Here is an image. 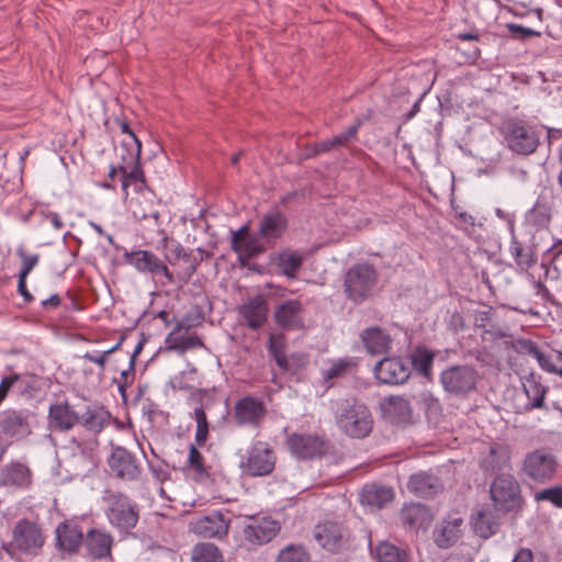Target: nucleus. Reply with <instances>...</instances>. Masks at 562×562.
<instances>
[{"label": "nucleus", "mask_w": 562, "mask_h": 562, "mask_svg": "<svg viewBox=\"0 0 562 562\" xmlns=\"http://www.w3.org/2000/svg\"><path fill=\"white\" fill-rule=\"evenodd\" d=\"M192 562H224L220 549L209 542L196 543L191 552Z\"/></svg>", "instance_id": "47"}, {"label": "nucleus", "mask_w": 562, "mask_h": 562, "mask_svg": "<svg viewBox=\"0 0 562 562\" xmlns=\"http://www.w3.org/2000/svg\"><path fill=\"white\" fill-rule=\"evenodd\" d=\"M81 358L89 362L95 363L99 367V375L103 376L105 367H106V363L109 360V352L102 351V352L92 353V352L88 351V352L83 353L81 356Z\"/></svg>", "instance_id": "59"}, {"label": "nucleus", "mask_w": 562, "mask_h": 562, "mask_svg": "<svg viewBox=\"0 0 562 562\" xmlns=\"http://www.w3.org/2000/svg\"><path fill=\"white\" fill-rule=\"evenodd\" d=\"M471 525L479 537L488 539L498 532L501 518L495 510L491 508H481L472 515Z\"/></svg>", "instance_id": "31"}, {"label": "nucleus", "mask_w": 562, "mask_h": 562, "mask_svg": "<svg viewBox=\"0 0 562 562\" xmlns=\"http://www.w3.org/2000/svg\"><path fill=\"white\" fill-rule=\"evenodd\" d=\"M139 159L134 160L132 154L122 155L123 164L119 165V170L122 175V190L125 199L128 195V187L134 186L137 192H142L147 187Z\"/></svg>", "instance_id": "26"}, {"label": "nucleus", "mask_w": 562, "mask_h": 562, "mask_svg": "<svg viewBox=\"0 0 562 562\" xmlns=\"http://www.w3.org/2000/svg\"><path fill=\"white\" fill-rule=\"evenodd\" d=\"M336 423L340 430L351 438L367 437L373 426L370 409L357 400H344L335 409Z\"/></svg>", "instance_id": "2"}, {"label": "nucleus", "mask_w": 562, "mask_h": 562, "mask_svg": "<svg viewBox=\"0 0 562 562\" xmlns=\"http://www.w3.org/2000/svg\"><path fill=\"white\" fill-rule=\"evenodd\" d=\"M48 427L52 431H68L79 424L80 415L68 401L56 402L48 408Z\"/></svg>", "instance_id": "23"}, {"label": "nucleus", "mask_w": 562, "mask_h": 562, "mask_svg": "<svg viewBox=\"0 0 562 562\" xmlns=\"http://www.w3.org/2000/svg\"><path fill=\"white\" fill-rule=\"evenodd\" d=\"M266 416L267 407L262 398L247 395L235 403L233 419L238 426L259 427Z\"/></svg>", "instance_id": "14"}, {"label": "nucleus", "mask_w": 562, "mask_h": 562, "mask_svg": "<svg viewBox=\"0 0 562 562\" xmlns=\"http://www.w3.org/2000/svg\"><path fill=\"white\" fill-rule=\"evenodd\" d=\"M394 498V493L391 487L370 485L366 486L361 493V502L369 506L382 508L391 503Z\"/></svg>", "instance_id": "42"}, {"label": "nucleus", "mask_w": 562, "mask_h": 562, "mask_svg": "<svg viewBox=\"0 0 562 562\" xmlns=\"http://www.w3.org/2000/svg\"><path fill=\"white\" fill-rule=\"evenodd\" d=\"M72 442L78 449V453L74 454L78 472L82 475L93 472L100 464L98 438H92L87 441H80L74 438Z\"/></svg>", "instance_id": "25"}, {"label": "nucleus", "mask_w": 562, "mask_h": 562, "mask_svg": "<svg viewBox=\"0 0 562 562\" xmlns=\"http://www.w3.org/2000/svg\"><path fill=\"white\" fill-rule=\"evenodd\" d=\"M32 484V471L21 461H11L0 470V486L27 488Z\"/></svg>", "instance_id": "28"}, {"label": "nucleus", "mask_w": 562, "mask_h": 562, "mask_svg": "<svg viewBox=\"0 0 562 562\" xmlns=\"http://www.w3.org/2000/svg\"><path fill=\"white\" fill-rule=\"evenodd\" d=\"M510 457L509 446L502 443L493 445L482 458L481 468L485 473H495L509 467Z\"/></svg>", "instance_id": "36"}, {"label": "nucleus", "mask_w": 562, "mask_h": 562, "mask_svg": "<svg viewBox=\"0 0 562 562\" xmlns=\"http://www.w3.org/2000/svg\"><path fill=\"white\" fill-rule=\"evenodd\" d=\"M514 348L517 353L532 357L536 360H538L542 352L538 344L530 339H517L514 344Z\"/></svg>", "instance_id": "55"}, {"label": "nucleus", "mask_w": 562, "mask_h": 562, "mask_svg": "<svg viewBox=\"0 0 562 562\" xmlns=\"http://www.w3.org/2000/svg\"><path fill=\"white\" fill-rule=\"evenodd\" d=\"M463 519L461 517H446L432 531V539L440 549L453 547L462 537Z\"/></svg>", "instance_id": "24"}, {"label": "nucleus", "mask_w": 562, "mask_h": 562, "mask_svg": "<svg viewBox=\"0 0 562 562\" xmlns=\"http://www.w3.org/2000/svg\"><path fill=\"white\" fill-rule=\"evenodd\" d=\"M286 360L289 368L281 369L284 372L299 370L303 368L307 362V359L303 353H292L290 356H286Z\"/></svg>", "instance_id": "62"}, {"label": "nucleus", "mask_w": 562, "mask_h": 562, "mask_svg": "<svg viewBox=\"0 0 562 562\" xmlns=\"http://www.w3.org/2000/svg\"><path fill=\"white\" fill-rule=\"evenodd\" d=\"M559 462L557 457L546 448L528 452L521 464V475L536 484H544L554 479Z\"/></svg>", "instance_id": "7"}, {"label": "nucleus", "mask_w": 562, "mask_h": 562, "mask_svg": "<svg viewBox=\"0 0 562 562\" xmlns=\"http://www.w3.org/2000/svg\"><path fill=\"white\" fill-rule=\"evenodd\" d=\"M506 29L509 31L510 36L514 40L525 41L530 37H539L541 35L540 32L535 31L529 27H525L522 25L516 23H507Z\"/></svg>", "instance_id": "56"}, {"label": "nucleus", "mask_w": 562, "mask_h": 562, "mask_svg": "<svg viewBox=\"0 0 562 562\" xmlns=\"http://www.w3.org/2000/svg\"><path fill=\"white\" fill-rule=\"evenodd\" d=\"M440 381L447 392L454 395H467L475 390L479 374L471 366H452L441 372Z\"/></svg>", "instance_id": "11"}, {"label": "nucleus", "mask_w": 562, "mask_h": 562, "mask_svg": "<svg viewBox=\"0 0 562 562\" xmlns=\"http://www.w3.org/2000/svg\"><path fill=\"white\" fill-rule=\"evenodd\" d=\"M18 256L22 259V267L19 277L27 278L33 268L37 265L38 255H27L22 248L18 249Z\"/></svg>", "instance_id": "58"}, {"label": "nucleus", "mask_w": 562, "mask_h": 562, "mask_svg": "<svg viewBox=\"0 0 562 562\" xmlns=\"http://www.w3.org/2000/svg\"><path fill=\"white\" fill-rule=\"evenodd\" d=\"M124 260L138 272L148 273L153 278H158L162 286L171 285L177 282L175 274L169 270L168 266L151 251L142 249L125 251Z\"/></svg>", "instance_id": "9"}, {"label": "nucleus", "mask_w": 562, "mask_h": 562, "mask_svg": "<svg viewBox=\"0 0 562 562\" xmlns=\"http://www.w3.org/2000/svg\"><path fill=\"white\" fill-rule=\"evenodd\" d=\"M288 227V220L280 211L265 214L260 220L258 234L261 238L270 241L279 239Z\"/></svg>", "instance_id": "35"}, {"label": "nucleus", "mask_w": 562, "mask_h": 562, "mask_svg": "<svg viewBox=\"0 0 562 562\" xmlns=\"http://www.w3.org/2000/svg\"><path fill=\"white\" fill-rule=\"evenodd\" d=\"M85 537L79 524L74 520H65L56 528V548L68 555H75L83 546Z\"/></svg>", "instance_id": "19"}, {"label": "nucleus", "mask_w": 562, "mask_h": 562, "mask_svg": "<svg viewBox=\"0 0 562 562\" xmlns=\"http://www.w3.org/2000/svg\"><path fill=\"white\" fill-rule=\"evenodd\" d=\"M108 465L111 474L122 481H136L142 474V465L137 458L123 447L113 448Z\"/></svg>", "instance_id": "13"}, {"label": "nucleus", "mask_w": 562, "mask_h": 562, "mask_svg": "<svg viewBox=\"0 0 562 562\" xmlns=\"http://www.w3.org/2000/svg\"><path fill=\"white\" fill-rule=\"evenodd\" d=\"M360 338L367 352L372 356L383 355L391 350V335L385 329L378 326L362 330Z\"/></svg>", "instance_id": "29"}, {"label": "nucleus", "mask_w": 562, "mask_h": 562, "mask_svg": "<svg viewBox=\"0 0 562 562\" xmlns=\"http://www.w3.org/2000/svg\"><path fill=\"white\" fill-rule=\"evenodd\" d=\"M14 390L23 398H33L41 390L40 376L27 372H14Z\"/></svg>", "instance_id": "43"}, {"label": "nucleus", "mask_w": 562, "mask_h": 562, "mask_svg": "<svg viewBox=\"0 0 562 562\" xmlns=\"http://www.w3.org/2000/svg\"><path fill=\"white\" fill-rule=\"evenodd\" d=\"M31 413L23 409H5L0 413V430L9 438L23 439L31 432Z\"/></svg>", "instance_id": "17"}, {"label": "nucleus", "mask_w": 562, "mask_h": 562, "mask_svg": "<svg viewBox=\"0 0 562 562\" xmlns=\"http://www.w3.org/2000/svg\"><path fill=\"white\" fill-rule=\"evenodd\" d=\"M435 353L425 347H417L411 353V363L416 372L430 378Z\"/></svg>", "instance_id": "44"}, {"label": "nucleus", "mask_w": 562, "mask_h": 562, "mask_svg": "<svg viewBox=\"0 0 562 562\" xmlns=\"http://www.w3.org/2000/svg\"><path fill=\"white\" fill-rule=\"evenodd\" d=\"M109 524L121 533H130L139 520V506L128 495L106 488L102 495Z\"/></svg>", "instance_id": "1"}, {"label": "nucleus", "mask_w": 562, "mask_h": 562, "mask_svg": "<svg viewBox=\"0 0 562 562\" xmlns=\"http://www.w3.org/2000/svg\"><path fill=\"white\" fill-rule=\"evenodd\" d=\"M304 262V256L291 249L279 252L277 257V267L289 279H294L301 270Z\"/></svg>", "instance_id": "41"}, {"label": "nucleus", "mask_w": 562, "mask_h": 562, "mask_svg": "<svg viewBox=\"0 0 562 562\" xmlns=\"http://www.w3.org/2000/svg\"><path fill=\"white\" fill-rule=\"evenodd\" d=\"M111 423V414L102 406H89L86 412L80 415L79 424L89 432L93 438L106 428Z\"/></svg>", "instance_id": "37"}, {"label": "nucleus", "mask_w": 562, "mask_h": 562, "mask_svg": "<svg viewBox=\"0 0 562 562\" xmlns=\"http://www.w3.org/2000/svg\"><path fill=\"white\" fill-rule=\"evenodd\" d=\"M277 456L266 441H255L239 461L243 473L249 476H266L273 472Z\"/></svg>", "instance_id": "8"}, {"label": "nucleus", "mask_w": 562, "mask_h": 562, "mask_svg": "<svg viewBox=\"0 0 562 562\" xmlns=\"http://www.w3.org/2000/svg\"><path fill=\"white\" fill-rule=\"evenodd\" d=\"M188 328L182 333V326L178 325L166 338L167 348L179 353L189 349L204 347L202 339L196 335H187Z\"/></svg>", "instance_id": "39"}, {"label": "nucleus", "mask_w": 562, "mask_h": 562, "mask_svg": "<svg viewBox=\"0 0 562 562\" xmlns=\"http://www.w3.org/2000/svg\"><path fill=\"white\" fill-rule=\"evenodd\" d=\"M407 488L418 497H431L442 491V484L438 476L419 472L411 475Z\"/></svg>", "instance_id": "32"}, {"label": "nucleus", "mask_w": 562, "mask_h": 562, "mask_svg": "<svg viewBox=\"0 0 562 562\" xmlns=\"http://www.w3.org/2000/svg\"><path fill=\"white\" fill-rule=\"evenodd\" d=\"M512 562H533L532 551L528 548H520Z\"/></svg>", "instance_id": "64"}, {"label": "nucleus", "mask_w": 562, "mask_h": 562, "mask_svg": "<svg viewBox=\"0 0 562 562\" xmlns=\"http://www.w3.org/2000/svg\"><path fill=\"white\" fill-rule=\"evenodd\" d=\"M373 552L378 562H408L406 552L387 541L380 542Z\"/></svg>", "instance_id": "48"}, {"label": "nucleus", "mask_w": 562, "mask_h": 562, "mask_svg": "<svg viewBox=\"0 0 562 562\" xmlns=\"http://www.w3.org/2000/svg\"><path fill=\"white\" fill-rule=\"evenodd\" d=\"M537 362L543 371L560 375L562 368V350L551 349L549 352L542 350Z\"/></svg>", "instance_id": "49"}, {"label": "nucleus", "mask_w": 562, "mask_h": 562, "mask_svg": "<svg viewBox=\"0 0 562 562\" xmlns=\"http://www.w3.org/2000/svg\"><path fill=\"white\" fill-rule=\"evenodd\" d=\"M286 338L284 334H271L268 341V353L280 369H288Z\"/></svg>", "instance_id": "45"}, {"label": "nucleus", "mask_w": 562, "mask_h": 562, "mask_svg": "<svg viewBox=\"0 0 562 562\" xmlns=\"http://www.w3.org/2000/svg\"><path fill=\"white\" fill-rule=\"evenodd\" d=\"M280 531V524L270 517L250 518L243 529L244 539L252 546L270 542Z\"/></svg>", "instance_id": "18"}, {"label": "nucleus", "mask_w": 562, "mask_h": 562, "mask_svg": "<svg viewBox=\"0 0 562 562\" xmlns=\"http://www.w3.org/2000/svg\"><path fill=\"white\" fill-rule=\"evenodd\" d=\"M231 518L221 512H215L198 519L194 531L203 538L223 539L227 536Z\"/></svg>", "instance_id": "27"}, {"label": "nucleus", "mask_w": 562, "mask_h": 562, "mask_svg": "<svg viewBox=\"0 0 562 562\" xmlns=\"http://www.w3.org/2000/svg\"><path fill=\"white\" fill-rule=\"evenodd\" d=\"M193 418L196 422V430L194 440L196 446L202 447L209 438V422L205 411L202 406L196 407L193 412Z\"/></svg>", "instance_id": "51"}, {"label": "nucleus", "mask_w": 562, "mask_h": 562, "mask_svg": "<svg viewBox=\"0 0 562 562\" xmlns=\"http://www.w3.org/2000/svg\"><path fill=\"white\" fill-rule=\"evenodd\" d=\"M311 558L308 552L302 544H289L283 548L276 562H310Z\"/></svg>", "instance_id": "50"}, {"label": "nucleus", "mask_w": 562, "mask_h": 562, "mask_svg": "<svg viewBox=\"0 0 562 562\" xmlns=\"http://www.w3.org/2000/svg\"><path fill=\"white\" fill-rule=\"evenodd\" d=\"M401 520L411 530L427 529L431 522V513L422 504H411L402 509Z\"/></svg>", "instance_id": "38"}, {"label": "nucleus", "mask_w": 562, "mask_h": 562, "mask_svg": "<svg viewBox=\"0 0 562 562\" xmlns=\"http://www.w3.org/2000/svg\"><path fill=\"white\" fill-rule=\"evenodd\" d=\"M502 134L507 147L522 156L535 153L540 144L539 133L527 122L509 119L502 125Z\"/></svg>", "instance_id": "6"}, {"label": "nucleus", "mask_w": 562, "mask_h": 562, "mask_svg": "<svg viewBox=\"0 0 562 562\" xmlns=\"http://www.w3.org/2000/svg\"><path fill=\"white\" fill-rule=\"evenodd\" d=\"M494 508L503 514L519 515L525 506V498L519 482L513 474L502 473L494 477L490 486Z\"/></svg>", "instance_id": "3"}, {"label": "nucleus", "mask_w": 562, "mask_h": 562, "mask_svg": "<svg viewBox=\"0 0 562 562\" xmlns=\"http://www.w3.org/2000/svg\"><path fill=\"white\" fill-rule=\"evenodd\" d=\"M355 366L351 360L339 359L323 372L325 381L345 376Z\"/></svg>", "instance_id": "53"}, {"label": "nucleus", "mask_w": 562, "mask_h": 562, "mask_svg": "<svg viewBox=\"0 0 562 562\" xmlns=\"http://www.w3.org/2000/svg\"><path fill=\"white\" fill-rule=\"evenodd\" d=\"M131 209H132V212H133L135 218L138 221L147 220L150 217H153L157 221L159 217V214L157 211L145 210L144 207H142L140 203L137 200L131 202Z\"/></svg>", "instance_id": "61"}, {"label": "nucleus", "mask_w": 562, "mask_h": 562, "mask_svg": "<svg viewBox=\"0 0 562 562\" xmlns=\"http://www.w3.org/2000/svg\"><path fill=\"white\" fill-rule=\"evenodd\" d=\"M14 389V372L4 375L0 381V405L7 398L11 390Z\"/></svg>", "instance_id": "63"}, {"label": "nucleus", "mask_w": 562, "mask_h": 562, "mask_svg": "<svg viewBox=\"0 0 562 562\" xmlns=\"http://www.w3.org/2000/svg\"><path fill=\"white\" fill-rule=\"evenodd\" d=\"M553 207L554 190L552 188H543L535 205L526 213V223L537 228H547L552 218Z\"/></svg>", "instance_id": "20"}, {"label": "nucleus", "mask_w": 562, "mask_h": 562, "mask_svg": "<svg viewBox=\"0 0 562 562\" xmlns=\"http://www.w3.org/2000/svg\"><path fill=\"white\" fill-rule=\"evenodd\" d=\"M135 378V364L133 363V359L130 361L128 369L123 370L120 374L119 379H115V383L117 384L119 392L125 398L126 389L133 383Z\"/></svg>", "instance_id": "57"}, {"label": "nucleus", "mask_w": 562, "mask_h": 562, "mask_svg": "<svg viewBox=\"0 0 562 562\" xmlns=\"http://www.w3.org/2000/svg\"><path fill=\"white\" fill-rule=\"evenodd\" d=\"M360 123L351 125L346 132L316 144V153H328L337 147L346 146L348 142L357 136Z\"/></svg>", "instance_id": "46"}, {"label": "nucleus", "mask_w": 562, "mask_h": 562, "mask_svg": "<svg viewBox=\"0 0 562 562\" xmlns=\"http://www.w3.org/2000/svg\"><path fill=\"white\" fill-rule=\"evenodd\" d=\"M236 252L243 254L248 258L254 257L255 255L261 251L260 248L257 247L256 240L251 237L241 240L240 245H238L237 249H233Z\"/></svg>", "instance_id": "60"}, {"label": "nucleus", "mask_w": 562, "mask_h": 562, "mask_svg": "<svg viewBox=\"0 0 562 562\" xmlns=\"http://www.w3.org/2000/svg\"><path fill=\"white\" fill-rule=\"evenodd\" d=\"M183 472L196 483H204L211 477V467L195 445H190Z\"/></svg>", "instance_id": "33"}, {"label": "nucleus", "mask_w": 562, "mask_h": 562, "mask_svg": "<svg viewBox=\"0 0 562 562\" xmlns=\"http://www.w3.org/2000/svg\"><path fill=\"white\" fill-rule=\"evenodd\" d=\"M305 308L299 299L281 302L273 312L274 323L283 330H301L305 327Z\"/></svg>", "instance_id": "16"}, {"label": "nucleus", "mask_w": 562, "mask_h": 562, "mask_svg": "<svg viewBox=\"0 0 562 562\" xmlns=\"http://www.w3.org/2000/svg\"><path fill=\"white\" fill-rule=\"evenodd\" d=\"M536 502H549L555 507H562V486H552L535 494Z\"/></svg>", "instance_id": "54"}, {"label": "nucleus", "mask_w": 562, "mask_h": 562, "mask_svg": "<svg viewBox=\"0 0 562 562\" xmlns=\"http://www.w3.org/2000/svg\"><path fill=\"white\" fill-rule=\"evenodd\" d=\"M379 281V272L374 265L358 262L351 266L344 278V292L346 297L360 304L374 292Z\"/></svg>", "instance_id": "4"}, {"label": "nucleus", "mask_w": 562, "mask_h": 562, "mask_svg": "<svg viewBox=\"0 0 562 562\" xmlns=\"http://www.w3.org/2000/svg\"><path fill=\"white\" fill-rule=\"evenodd\" d=\"M83 546L86 555L92 560H113V536L102 529L91 528L87 531Z\"/></svg>", "instance_id": "21"}, {"label": "nucleus", "mask_w": 562, "mask_h": 562, "mask_svg": "<svg viewBox=\"0 0 562 562\" xmlns=\"http://www.w3.org/2000/svg\"><path fill=\"white\" fill-rule=\"evenodd\" d=\"M239 314L249 328L259 329L267 322V302L261 295L251 297L239 307Z\"/></svg>", "instance_id": "30"}, {"label": "nucleus", "mask_w": 562, "mask_h": 562, "mask_svg": "<svg viewBox=\"0 0 562 562\" xmlns=\"http://www.w3.org/2000/svg\"><path fill=\"white\" fill-rule=\"evenodd\" d=\"M290 452L297 459L307 460L322 457L326 452V441L318 435L293 432L286 438Z\"/></svg>", "instance_id": "15"}, {"label": "nucleus", "mask_w": 562, "mask_h": 562, "mask_svg": "<svg viewBox=\"0 0 562 562\" xmlns=\"http://www.w3.org/2000/svg\"><path fill=\"white\" fill-rule=\"evenodd\" d=\"M374 375L384 384H402L409 378L411 369L401 358H384L375 364Z\"/></svg>", "instance_id": "22"}, {"label": "nucleus", "mask_w": 562, "mask_h": 562, "mask_svg": "<svg viewBox=\"0 0 562 562\" xmlns=\"http://www.w3.org/2000/svg\"><path fill=\"white\" fill-rule=\"evenodd\" d=\"M509 251L517 267L528 270L537 263V255L533 245L522 244L516 237L512 238Z\"/></svg>", "instance_id": "40"}, {"label": "nucleus", "mask_w": 562, "mask_h": 562, "mask_svg": "<svg viewBox=\"0 0 562 562\" xmlns=\"http://www.w3.org/2000/svg\"><path fill=\"white\" fill-rule=\"evenodd\" d=\"M314 538L329 552H339L349 546L351 533L342 524L325 521L316 525Z\"/></svg>", "instance_id": "12"}, {"label": "nucleus", "mask_w": 562, "mask_h": 562, "mask_svg": "<svg viewBox=\"0 0 562 562\" xmlns=\"http://www.w3.org/2000/svg\"><path fill=\"white\" fill-rule=\"evenodd\" d=\"M522 391L526 396L525 401L516 398L513 408L516 414H526L533 409H544L546 396L549 387L543 384L542 376L536 372L521 378Z\"/></svg>", "instance_id": "10"}, {"label": "nucleus", "mask_w": 562, "mask_h": 562, "mask_svg": "<svg viewBox=\"0 0 562 562\" xmlns=\"http://www.w3.org/2000/svg\"><path fill=\"white\" fill-rule=\"evenodd\" d=\"M45 538L41 527L29 519L19 520L12 530V540L3 542L1 549L13 560H19V553L37 555L44 546Z\"/></svg>", "instance_id": "5"}, {"label": "nucleus", "mask_w": 562, "mask_h": 562, "mask_svg": "<svg viewBox=\"0 0 562 562\" xmlns=\"http://www.w3.org/2000/svg\"><path fill=\"white\" fill-rule=\"evenodd\" d=\"M381 409L385 418L395 424L406 423L412 416L409 401L403 396L385 397L381 403Z\"/></svg>", "instance_id": "34"}, {"label": "nucleus", "mask_w": 562, "mask_h": 562, "mask_svg": "<svg viewBox=\"0 0 562 562\" xmlns=\"http://www.w3.org/2000/svg\"><path fill=\"white\" fill-rule=\"evenodd\" d=\"M119 127L123 134L128 135L131 138V143H127L125 140L122 142V147L126 148L127 154H132V158L135 160L137 158H140L142 153V143L135 135V133L131 130L128 123L124 120H120Z\"/></svg>", "instance_id": "52"}]
</instances>
